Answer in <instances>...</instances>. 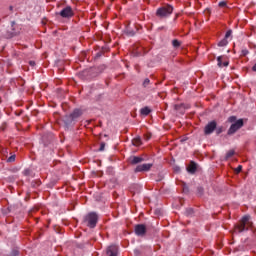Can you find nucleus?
<instances>
[{"label":"nucleus","instance_id":"2","mask_svg":"<svg viewBox=\"0 0 256 256\" xmlns=\"http://www.w3.org/2000/svg\"><path fill=\"white\" fill-rule=\"evenodd\" d=\"M173 9L171 4L163 5L156 10V17H158V19H167L173 15Z\"/></svg>","mask_w":256,"mask_h":256},{"label":"nucleus","instance_id":"3","mask_svg":"<svg viewBox=\"0 0 256 256\" xmlns=\"http://www.w3.org/2000/svg\"><path fill=\"white\" fill-rule=\"evenodd\" d=\"M253 226V222H251V216H244L240 223L235 227V233H243V231H248L249 227Z\"/></svg>","mask_w":256,"mask_h":256},{"label":"nucleus","instance_id":"33","mask_svg":"<svg viewBox=\"0 0 256 256\" xmlns=\"http://www.w3.org/2000/svg\"><path fill=\"white\" fill-rule=\"evenodd\" d=\"M252 71H254L256 73V63L254 64V66L252 67Z\"/></svg>","mask_w":256,"mask_h":256},{"label":"nucleus","instance_id":"26","mask_svg":"<svg viewBox=\"0 0 256 256\" xmlns=\"http://www.w3.org/2000/svg\"><path fill=\"white\" fill-rule=\"evenodd\" d=\"M219 7H227V2L226 1H221L219 2Z\"/></svg>","mask_w":256,"mask_h":256},{"label":"nucleus","instance_id":"17","mask_svg":"<svg viewBox=\"0 0 256 256\" xmlns=\"http://www.w3.org/2000/svg\"><path fill=\"white\" fill-rule=\"evenodd\" d=\"M233 155H235V150H229L226 153L225 160L227 161V159H231V157H233Z\"/></svg>","mask_w":256,"mask_h":256},{"label":"nucleus","instance_id":"15","mask_svg":"<svg viewBox=\"0 0 256 256\" xmlns=\"http://www.w3.org/2000/svg\"><path fill=\"white\" fill-rule=\"evenodd\" d=\"M172 45L175 49H179L181 47V42L177 39L172 40Z\"/></svg>","mask_w":256,"mask_h":256},{"label":"nucleus","instance_id":"23","mask_svg":"<svg viewBox=\"0 0 256 256\" xmlns=\"http://www.w3.org/2000/svg\"><path fill=\"white\" fill-rule=\"evenodd\" d=\"M233 34L232 30H228L225 34V39H229V37Z\"/></svg>","mask_w":256,"mask_h":256},{"label":"nucleus","instance_id":"28","mask_svg":"<svg viewBox=\"0 0 256 256\" xmlns=\"http://www.w3.org/2000/svg\"><path fill=\"white\" fill-rule=\"evenodd\" d=\"M99 151H105V142H102V143L100 144Z\"/></svg>","mask_w":256,"mask_h":256},{"label":"nucleus","instance_id":"13","mask_svg":"<svg viewBox=\"0 0 256 256\" xmlns=\"http://www.w3.org/2000/svg\"><path fill=\"white\" fill-rule=\"evenodd\" d=\"M143 144V142L141 141V137H136L132 140V145H134L135 147H139Z\"/></svg>","mask_w":256,"mask_h":256},{"label":"nucleus","instance_id":"8","mask_svg":"<svg viewBox=\"0 0 256 256\" xmlns=\"http://www.w3.org/2000/svg\"><path fill=\"white\" fill-rule=\"evenodd\" d=\"M215 129H217V122L213 120L204 127V134L211 135Z\"/></svg>","mask_w":256,"mask_h":256},{"label":"nucleus","instance_id":"10","mask_svg":"<svg viewBox=\"0 0 256 256\" xmlns=\"http://www.w3.org/2000/svg\"><path fill=\"white\" fill-rule=\"evenodd\" d=\"M117 251H118V248L116 245H110V246H108V248L106 250V255L117 256Z\"/></svg>","mask_w":256,"mask_h":256},{"label":"nucleus","instance_id":"12","mask_svg":"<svg viewBox=\"0 0 256 256\" xmlns=\"http://www.w3.org/2000/svg\"><path fill=\"white\" fill-rule=\"evenodd\" d=\"M187 171L193 175L197 171V163L191 161L187 167Z\"/></svg>","mask_w":256,"mask_h":256},{"label":"nucleus","instance_id":"21","mask_svg":"<svg viewBox=\"0 0 256 256\" xmlns=\"http://www.w3.org/2000/svg\"><path fill=\"white\" fill-rule=\"evenodd\" d=\"M241 171H243L242 165H239L237 168H235V173L239 174V173H241Z\"/></svg>","mask_w":256,"mask_h":256},{"label":"nucleus","instance_id":"14","mask_svg":"<svg viewBox=\"0 0 256 256\" xmlns=\"http://www.w3.org/2000/svg\"><path fill=\"white\" fill-rule=\"evenodd\" d=\"M141 115H144L145 117H147V115H149V113H151V110L149 109V107H144L140 110Z\"/></svg>","mask_w":256,"mask_h":256},{"label":"nucleus","instance_id":"31","mask_svg":"<svg viewBox=\"0 0 256 256\" xmlns=\"http://www.w3.org/2000/svg\"><path fill=\"white\" fill-rule=\"evenodd\" d=\"M29 65H30L31 67H35V61H30V62H29Z\"/></svg>","mask_w":256,"mask_h":256},{"label":"nucleus","instance_id":"5","mask_svg":"<svg viewBox=\"0 0 256 256\" xmlns=\"http://www.w3.org/2000/svg\"><path fill=\"white\" fill-rule=\"evenodd\" d=\"M81 115H83L81 109H75L70 115L66 116L65 121L68 125H71L72 121H77Z\"/></svg>","mask_w":256,"mask_h":256},{"label":"nucleus","instance_id":"27","mask_svg":"<svg viewBox=\"0 0 256 256\" xmlns=\"http://www.w3.org/2000/svg\"><path fill=\"white\" fill-rule=\"evenodd\" d=\"M151 137H152L151 133H148V134H145L144 139H145V141H149V139H151Z\"/></svg>","mask_w":256,"mask_h":256},{"label":"nucleus","instance_id":"37","mask_svg":"<svg viewBox=\"0 0 256 256\" xmlns=\"http://www.w3.org/2000/svg\"><path fill=\"white\" fill-rule=\"evenodd\" d=\"M200 191H202V188H198Z\"/></svg>","mask_w":256,"mask_h":256},{"label":"nucleus","instance_id":"1","mask_svg":"<svg viewBox=\"0 0 256 256\" xmlns=\"http://www.w3.org/2000/svg\"><path fill=\"white\" fill-rule=\"evenodd\" d=\"M228 121L229 123H233L228 129V135H235V133H237V131L244 125L243 119L237 120V116H230Z\"/></svg>","mask_w":256,"mask_h":256},{"label":"nucleus","instance_id":"19","mask_svg":"<svg viewBox=\"0 0 256 256\" xmlns=\"http://www.w3.org/2000/svg\"><path fill=\"white\" fill-rule=\"evenodd\" d=\"M126 35H129V37L135 36V31L130 30L129 28L126 29Z\"/></svg>","mask_w":256,"mask_h":256},{"label":"nucleus","instance_id":"16","mask_svg":"<svg viewBox=\"0 0 256 256\" xmlns=\"http://www.w3.org/2000/svg\"><path fill=\"white\" fill-rule=\"evenodd\" d=\"M15 35H17V32H7L5 35H4V37L6 38V39H12V37H15Z\"/></svg>","mask_w":256,"mask_h":256},{"label":"nucleus","instance_id":"9","mask_svg":"<svg viewBox=\"0 0 256 256\" xmlns=\"http://www.w3.org/2000/svg\"><path fill=\"white\" fill-rule=\"evenodd\" d=\"M151 167H153V164H151V163L140 164L135 168L134 172L135 173H145L147 171H151Z\"/></svg>","mask_w":256,"mask_h":256},{"label":"nucleus","instance_id":"7","mask_svg":"<svg viewBox=\"0 0 256 256\" xmlns=\"http://www.w3.org/2000/svg\"><path fill=\"white\" fill-rule=\"evenodd\" d=\"M134 232L137 237H145L147 233V226H145V224H137L134 227Z\"/></svg>","mask_w":256,"mask_h":256},{"label":"nucleus","instance_id":"22","mask_svg":"<svg viewBox=\"0 0 256 256\" xmlns=\"http://www.w3.org/2000/svg\"><path fill=\"white\" fill-rule=\"evenodd\" d=\"M23 175H25V177H29V175H31V170L30 169H25L23 171Z\"/></svg>","mask_w":256,"mask_h":256},{"label":"nucleus","instance_id":"29","mask_svg":"<svg viewBox=\"0 0 256 256\" xmlns=\"http://www.w3.org/2000/svg\"><path fill=\"white\" fill-rule=\"evenodd\" d=\"M222 67H229V61H225L222 63Z\"/></svg>","mask_w":256,"mask_h":256},{"label":"nucleus","instance_id":"32","mask_svg":"<svg viewBox=\"0 0 256 256\" xmlns=\"http://www.w3.org/2000/svg\"><path fill=\"white\" fill-rule=\"evenodd\" d=\"M222 132H223V130H222L221 128H219V129L217 130V135L221 134Z\"/></svg>","mask_w":256,"mask_h":256},{"label":"nucleus","instance_id":"35","mask_svg":"<svg viewBox=\"0 0 256 256\" xmlns=\"http://www.w3.org/2000/svg\"><path fill=\"white\" fill-rule=\"evenodd\" d=\"M10 10H13V6H10Z\"/></svg>","mask_w":256,"mask_h":256},{"label":"nucleus","instance_id":"34","mask_svg":"<svg viewBox=\"0 0 256 256\" xmlns=\"http://www.w3.org/2000/svg\"><path fill=\"white\" fill-rule=\"evenodd\" d=\"M175 109H179V105H175Z\"/></svg>","mask_w":256,"mask_h":256},{"label":"nucleus","instance_id":"11","mask_svg":"<svg viewBox=\"0 0 256 256\" xmlns=\"http://www.w3.org/2000/svg\"><path fill=\"white\" fill-rule=\"evenodd\" d=\"M144 159L143 157H139V156H132L129 158V163L131 165H138V163H143Z\"/></svg>","mask_w":256,"mask_h":256},{"label":"nucleus","instance_id":"30","mask_svg":"<svg viewBox=\"0 0 256 256\" xmlns=\"http://www.w3.org/2000/svg\"><path fill=\"white\" fill-rule=\"evenodd\" d=\"M19 255V251L18 250H13L12 251V256H17Z\"/></svg>","mask_w":256,"mask_h":256},{"label":"nucleus","instance_id":"36","mask_svg":"<svg viewBox=\"0 0 256 256\" xmlns=\"http://www.w3.org/2000/svg\"><path fill=\"white\" fill-rule=\"evenodd\" d=\"M13 25H15V22H12V27H13Z\"/></svg>","mask_w":256,"mask_h":256},{"label":"nucleus","instance_id":"18","mask_svg":"<svg viewBox=\"0 0 256 256\" xmlns=\"http://www.w3.org/2000/svg\"><path fill=\"white\" fill-rule=\"evenodd\" d=\"M229 41H227V38H224L218 43V47H226L228 45Z\"/></svg>","mask_w":256,"mask_h":256},{"label":"nucleus","instance_id":"6","mask_svg":"<svg viewBox=\"0 0 256 256\" xmlns=\"http://www.w3.org/2000/svg\"><path fill=\"white\" fill-rule=\"evenodd\" d=\"M59 15L63 19H71L75 13L73 12V8H71V6H67L59 12Z\"/></svg>","mask_w":256,"mask_h":256},{"label":"nucleus","instance_id":"20","mask_svg":"<svg viewBox=\"0 0 256 256\" xmlns=\"http://www.w3.org/2000/svg\"><path fill=\"white\" fill-rule=\"evenodd\" d=\"M217 61H218V67H223V56H219L217 58Z\"/></svg>","mask_w":256,"mask_h":256},{"label":"nucleus","instance_id":"24","mask_svg":"<svg viewBox=\"0 0 256 256\" xmlns=\"http://www.w3.org/2000/svg\"><path fill=\"white\" fill-rule=\"evenodd\" d=\"M149 83H151V80H149V78H146L143 82V87H147V85H149Z\"/></svg>","mask_w":256,"mask_h":256},{"label":"nucleus","instance_id":"4","mask_svg":"<svg viewBox=\"0 0 256 256\" xmlns=\"http://www.w3.org/2000/svg\"><path fill=\"white\" fill-rule=\"evenodd\" d=\"M99 221V215L95 212H90L84 217V223L90 229H95L97 227V222Z\"/></svg>","mask_w":256,"mask_h":256},{"label":"nucleus","instance_id":"25","mask_svg":"<svg viewBox=\"0 0 256 256\" xmlns=\"http://www.w3.org/2000/svg\"><path fill=\"white\" fill-rule=\"evenodd\" d=\"M15 161V155H12L10 156L8 159H7V162L8 163H13Z\"/></svg>","mask_w":256,"mask_h":256}]
</instances>
